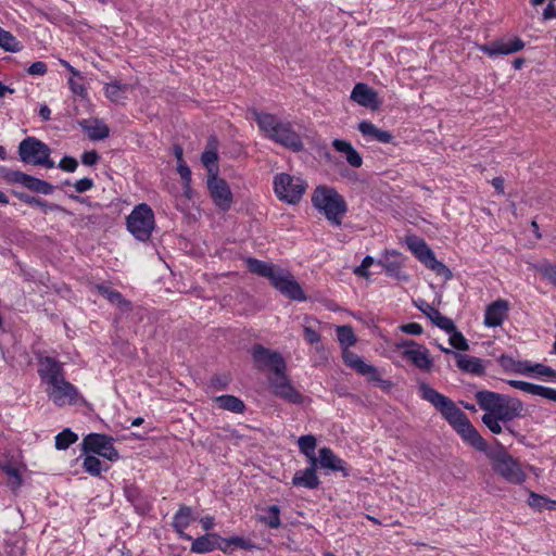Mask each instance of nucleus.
<instances>
[{
  "label": "nucleus",
  "mask_w": 556,
  "mask_h": 556,
  "mask_svg": "<svg viewBox=\"0 0 556 556\" xmlns=\"http://www.w3.org/2000/svg\"><path fill=\"white\" fill-rule=\"evenodd\" d=\"M317 468V459H313V462H309V467L294 473L292 484L294 486H303L311 490L317 489L320 484V480L316 475Z\"/></svg>",
  "instance_id": "nucleus-22"
},
{
  "label": "nucleus",
  "mask_w": 556,
  "mask_h": 556,
  "mask_svg": "<svg viewBox=\"0 0 556 556\" xmlns=\"http://www.w3.org/2000/svg\"><path fill=\"white\" fill-rule=\"evenodd\" d=\"M507 383L515 389L556 402V389L521 380H508Z\"/></svg>",
  "instance_id": "nucleus-26"
},
{
  "label": "nucleus",
  "mask_w": 556,
  "mask_h": 556,
  "mask_svg": "<svg viewBox=\"0 0 556 556\" xmlns=\"http://www.w3.org/2000/svg\"><path fill=\"white\" fill-rule=\"evenodd\" d=\"M220 540V535L215 532H210L204 535H201L193 540L191 544V552L198 554H205L217 549L218 542Z\"/></svg>",
  "instance_id": "nucleus-30"
},
{
  "label": "nucleus",
  "mask_w": 556,
  "mask_h": 556,
  "mask_svg": "<svg viewBox=\"0 0 556 556\" xmlns=\"http://www.w3.org/2000/svg\"><path fill=\"white\" fill-rule=\"evenodd\" d=\"M298 445H299L300 452L303 453L308 458V462H313V459H317V457L315 455V448L317 445V441L313 434H306V435L300 437L298 440Z\"/></svg>",
  "instance_id": "nucleus-37"
},
{
  "label": "nucleus",
  "mask_w": 556,
  "mask_h": 556,
  "mask_svg": "<svg viewBox=\"0 0 556 556\" xmlns=\"http://www.w3.org/2000/svg\"><path fill=\"white\" fill-rule=\"evenodd\" d=\"M228 542L232 544L233 548H241L244 551L257 549L258 546L251 540H245L241 536L228 538Z\"/></svg>",
  "instance_id": "nucleus-47"
},
{
  "label": "nucleus",
  "mask_w": 556,
  "mask_h": 556,
  "mask_svg": "<svg viewBox=\"0 0 556 556\" xmlns=\"http://www.w3.org/2000/svg\"><path fill=\"white\" fill-rule=\"evenodd\" d=\"M2 178L9 184H18L31 192L41 194H51L54 187L46 180L36 178L31 175L15 169H5Z\"/></svg>",
  "instance_id": "nucleus-13"
},
{
  "label": "nucleus",
  "mask_w": 556,
  "mask_h": 556,
  "mask_svg": "<svg viewBox=\"0 0 556 556\" xmlns=\"http://www.w3.org/2000/svg\"><path fill=\"white\" fill-rule=\"evenodd\" d=\"M47 395L56 406L62 407L66 404H74L77 401L78 391L63 377L48 386Z\"/></svg>",
  "instance_id": "nucleus-15"
},
{
  "label": "nucleus",
  "mask_w": 556,
  "mask_h": 556,
  "mask_svg": "<svg viewBox=\"0 0 556 556\" xmlns=\"http://www.w3.org/2000/svg\"><path fill=\"white\" fill-rule=\"evenodd\" d=\"M402 357L412 362L414 366L425 371H429L433 366L428 349L421 344L414 348V350H403Z\"/></svg>",
  "instance_id": "nucleus-24"
},
{
  "label": "nucleus",
  "mask_w": 556,
  "mask_h": 556,
  "mask_svg": "<svg viewBox=\"0 0 556 556\" xmlns=\"http://www.w3.org/2000/svg\"><path fill=\"white\" fill-rule=\"evenodd\" d=\"M525 48V42L515 37L513 40H494L480 47V50L489 56L506 55L518 52Z\"/></svg>",
  "instance_id": "nucleus-17"
},
{
  "label": "nucleus",
  "mask_w": 556,
  "mask_h": 556,
  "mask_svg": "<svg viewBox=\"0 0 556 556\" xmlns=\"http://www.w3.org/2000/svg\"><path fill=\"white\" fill-rule=\"evenodd\" d=\"M304 338L311 344H314V343H317L320 341V334L311 327L304 328Z\"/></svg>",
  "instance_id": "nucleus-62"
},
{
  "label": "nucleus",
  "mask_w": 556,
  "mask_h": 556,
  "mask_svg": "<svg viewBox=\"0 0 556 556\" xmlns=\"http://www.w3.org/2000/svg\"><path fill=\"white\" fill-rule=\"evenodd\" d=\"M374 257L367 255L363 258L362 264L357 266L354 273L361 277H368V267L374 264Z\"/></svg>",
  "instance_id": "nucleus-53"
},
{
  "label": "nucleus",
  "mask_w": 556,
  "mask_h": 556,
  "mask_svg": "<svg viewBox=\"0 0 556 556\" xmlns=\"http://www.w3.org/2000/svg\"><path fill=\"white\" fill-rule=\"evenodd\" d=\"M83 468L89 475L98 477L101 475L102 464L98 457L90 454H86L83 460Z\"/></svg>",
  "instance_id": "nucleus-44"
},
{
  "label": "nucleus",
  "mask_w": 556,
  "mask_h": 556,
  "mask_svg": "<svg viewBox=\"0 0 556 556\" xmlns=\"http://www.w3.org/2000/svg\"><path fill=\"white\" fill-rule=\"evenodd\" d=\"M97 289L102 296L108 299L111 303L117 305L122 312H128L131 309L130 301L126 300L119 291L103 285H98Z\"/></svg>",
  "instance_id": "nucleus-32"
},
{
  "label": "nucleus",
  "mask_w": 556,
  "mask_h": 556,
  "mask_svg": "<svg viewBox=\"0 0 556 556\" xmlns=\"http://www.w3.org/2000/svg\"><path fill=\"white\" fill-rule=\"evenodd\" d=\"M491 184L492 186L494 187V189L496 190V192L498 194H503L504 193V178L498 176V177H494L492 180H491Z\"/></svg>",
  "instance_id": "nucleus-64"
},
{
  "label": "nucleus",
  "mask_w": 556,
  "mask_h": 556,
  "mask_svg": "<svg viewBox=\"0 0 556 556\" xmlns=\"http://www.w3.org/2000/svg\"><path fill=\"white\" fill-rule=\"evenodd\" d=\"M475 399L485 412L481 421L493 434H501L504 430L516 434L508 424L522 416L523 404L519 399L489 390L477 391Z\"/></svg>",
  "instance_id": "nucleus-2"
},
{
  "label": "nucleus",
  "mask_w": 556,
  "mask_h": 556,
  "mask_svg": "<svg viewBox=\"0 0 556 556\" xmlns=\"http://www.w3.org/2000/svg\"><path fill=\"white\" fill-rule=\"evenodd\" d=\"M86 122L87 121H84L80 125L88 131V136L91 140H103L109 137L110 129L105 124L97 122L94 126L86 127Z\"/></svg>",
  "instance_id": "nucleus-43"
},
{
  "label": "nucleus",
  "mask_w": 556,
  "mask_h": 556,
  "mask_svg": "<svg viewBox=\"0 0 556 556\" xmlns=\"http://www.w3.org/2000/svg\"><path fill=\"white\" fill-rule=\"evenodd\" d=\"M350 98L357 104L374 110L378 109L380 104L377 92L364 83H357L354 86Z\"/></svg>",
  "instance_id": "nucleus-19"
},
{
  "label": "nucleus",
  "mask_w": 556,
  "mask_h": 556,
  "mask_svg": "<svg viewBox=\"0 0 556 556\" xmlns=\"http://www.w3.org/2000/svg\"><path fill=\"white\" fill-rule=\"evenodd\" d=\"M78 166V162L76 159L72 157V156H64L60 163H59V167L64 170V172H67V173H73L76 170Z\"/></svg>",
  "instance_id": "nucleus-52"
},
{
  "label": "nucleus",
  "mask_w": 556,
  "mask_h": 556,
  "mask_svg": "<svg viewBox=\"0 0 556 556\" xmlns=\"http://www.w3.org/2000/svg\"><path fill=\"white\" fill-rule=\"evenodd\" d=\"M177 172L179 173L181 179L186 185H189L191 181V170L186 162H181L177 164Z\"/></svg>",
  "instance_id": "nucleus-61"
},
{
  "label": "nucleus",
  "mask_w": 556,
  "mask_h": 556,
  "mask_svg": "<svg viewBox=\"0 0 556 556\" xmlns=\"http://www.w3.org/2000/svg\"><path fill=\"white\" fill-rule=\"evenodd\" d=\"M206 186L215 206L223 212L229 211L233 202V194L228 182L218 177V174L207 175Z\"/></svg>",
  "instance_id": "nucleus-12"
},
{
  "label": "nucleus",
  "mask_w": 556,
  "mask_h": 556,
  "mask_svg": "<svg viewBox=\"0 0 556 556\" xmlns=\"http://www.w3.org/2000/svg\"><path fill=\"white\" fill-rule=\"evenodd\" d=\"M215 402L219 408L236 414H242L247 408L244 402L241 399L230 394L217 396L215 397Z\"/></svg>",
  "instance_id": "nucleus-33"
},
{
  "label": "nucleus",
  "mask_w": 556,
  "mask_h": 556,
  "mask_svg": "<svg viewBox=\"0 0 556 556\" xmlns=\"http://www.w3.org/2000/svg\"><path fill=\"white\" fill-rule=\"evenodd\" d=\"M129 85H122L117 81L106 84L105 96L113 102H118L125 98V93L128 91Z\"/></svg>",
  "instance_id": "nucleus-38"
},
{
  "label": "nucleus",
  "mask_w": 556,
  "mask_h": 556,
  "mask_svg": "<svg viewBox=\"0 0 556 556\" xmlns=\"http://www.w3.org/2000/svg\"><path fill=\"white\" fill-rule=\"evenodd\" d=\"M332 147L336 149V151L345 154V159L351 166H362L363 159L361 154L353 148V146L349 141L342 139H334L332 141Z\"/></svg>",
  "instance_id": "nucleus-31"
},
{
  "label": "nucleus",
  "mask_w": 556,
  "mask_h": 556,
  "mask_svg": "<svg viewBox=\"0 0 556 556\" xmlns=\"http://www.w3.org/2000/svg\"><path fill=\"white\" fill-rule=\"evenodd\" d=\"M114 439L103 433H89L81 442L83 454H97L111 462L119 459V454L114 447Z\"/></svg>",
  "instance_id": "nucleus-10"
},
{
  "label": "nucleus",
  "mask_w": 556,
  "mask_h": 556,
  "mask_svg": "<svg viewBox=\"0 0 556 556\" xmlns=\"http://www.w3.org/2000/svg\"><path fill=\"white\" fill-rule=\"evenodd\" d=\"M251 355L258 370L267 368L273 371L274 375L287 371L285 358L277 351H271L264 345L255 344L252 348Z\"/></svg>",
  "instance_id": "nucleus-11"
},
{
  "label": "nucleus",
  "mask_w": 556,
  "mask_h": 556,
  "mask_svg": "<svg viewBox=\"0 0 556 556\" xmlns=\"http://www.w3.org/2000/svg\"><path fill=\"white\" fill-rule=\"evenodd\" d=\"M539 271L544 278L556 287V265L552 263L541 264Z\"/></svg>",
  "instance_id": "nucleus-48"
},
{
  "label": "nucleus",
  "mask_w": 556,
  "mask_h": 556,
  "mask_svg": "<svg viewBox=\"0 0 556 556\" xmlns=\"http://www.w3.org/2000/svg\"><path fill=\"white\" fill-rule=\"evenodd\" d=\"M51 149L36 137H27L18 144L20 160L25 164L53 168L54 162L50 157Z\"/></svg>",
  "instance_id": "nucleus-7"
},
{
  "label": "nucleus",
  "mask_w": 556,
  "mask_h": 556,
  "mask_svg": "<svg viewBox=\"0 0 556 556\" xmlns=\"http://www.w3.org/2000/svg\"><path fill=\"white\" fill-rule=\"evenodd\" d=\"M68 85H70L71 91L74 94L79 96L81 98H85L87 96L86 88H85V86L80 81H77V80H75L74 78L71 77L68 79Z\"/></svg>",
  "instance_id": "nucleus-55"
},
{
  "label": "nucleus",
  "mask_w": 556,
  "mask_h": 556,
  "mask_svg": "<svg viewBox=\"0 0 556 556\" xmlns=\"http://www.w3.org/2000/svg\"><path fill=\"white\" fill-rule=\"evenodd\" d=\"M248 270L266 278L281 294L294 301H305L306 295L293 275L280 266L254 257L244 260Z\"/></svg>",
  "instance_id": "nucleus-3"
},
{
  "label": "nucleus",
  "mask_w": 556,
  "mask_h": 556,
  "mask_svg": "<svg viewBox=\"0 0 556 556\" xmlns=\"http://www.w3.org/2000/svg\"><path fill=\"white\" fill-rule=\"evenodd\" d=\"M265 515L258 517V521L270 529H278L281 526L280 508L278 505H270L264 508Z\"/></svg>",
  "instance_id": "nucleus-36"
},
{
  "label": "nucleus",
  "mask_w": 556,
  "mask_h": 556,
  "mask_svg": "<svg viewBox=\"0 0 556 556\" xmlns=\"http://www.w3.org/2000/svg\"><path fill=\"white\" fill-rule=\"evenodd\" d=\"M406 243L416 258L427 268L434 271L438 276H442L445 280L453 277L450 268L435 258L433 251L428 247L426 241L417 236L407 237Z\"/></svg>",
  "instance_id": "nucleus-8"
},
{
  "label": "nucleus",
  "mask_w": 556,
  "mask_h": 556,
  "mask_svg": "<svg viewBox=\"0 0 556 556\" xmlns=\"http://www.w3.org/2000/svg\"><path fill=\"white\" fill-rule=\"evenodd\" d=\"M14 197H16L20 201L24 202L25 204L37 206L38 199L36 197L29 195L25 192L12 190L11 191Z\"/></svg>",
  "instance_id": "nucleus-54"
},
{
  "label": "nucleus",
  "mask_w": 556,
  "mask_h": 556,
  "mask_svg": "<svg viewBox=\"0 0 556 556\" xmlns=\"http://www.w3.org/2000/svg\"><path fill=\"white\" fill-rule=\"evenodd\" d=\"M498 363L506 371H513L521 375L529 374L530 362L528 361H515L511 356L502 354L498 357Z\"/></svg>",
  "instance_id": "nucleus-34"
},
{
  "label": "nucleus",
  "mask_w": 556,
  "mask_h": 556,
  "mask_svg": "<svg viewBox=\"0 0 556 556\" xmlns=\"http://www.w3.org/2000/svg\"><path fill=\"white\" fill-rule=\"evenodd\" d=\"M271 393L291 404H302L304 396L292 386L286 371L275 374L268 379Z\"/></svg>",
  "instance_id": "nucleus-14"
},
{
  "label": "nucleus",
  "mask_w": 556,
  "mask_h": 556,
  "mask_svg": "<svg viewBox=\"0 0 556 556\" xmlns=\"http://www.w3.org/2000/svg\"><path fill=\"white\" fill-rule=\"evenodd\" d=\"M252 115L261 131L271 141L293 152H300L304 149L301 136L293 129L290 122L280 121L274 114L257 110H253Z\"/></svg>",
  "instance_id": "nucleus-4"
},
{
  "label": "nucleus",
  "mask_w": 556,
  "mask_h": 556,
  "mask_svg": "<svg viewBox=\"0 0 556 556\" xmlns=\"http://www.w3.org/2000/svg\"><path fill=\"white\" fill-rule=\"evenodd\" d=\"M0 48L4 51L17 52L22 49V46L10 31L0 27Z\"/></svg>",
  "instance_id": "nucleus-39"
},
{
  "label": "nucleus",
  "mask_w": 556,
  "mask_h": 556,
  "mask_svg": "<svg viewBox=\"0 0 556 556\" xmlns=\"http://www.w3.org/2000/svg\"><path fill=\"white\" fill-rule=\"evenodd\" d=\"M38 375L47 386L64 377L62 364L51 356H40L38 358Z\"/></svg>",
  "instance_id": "nucleus-16"
},
{
  "label": "nucleus",
  "mask_w": 556,
  "mask_h": 556,
  "mask_svg": "<svg viewBox=\"0 0 556 556\" xmlns=\"http://www.w3.org/2000/svg\"><path fill=\"white\" fill-rule=\"evenodd\" d=\"M100 156L96 150L87 151L81 155V162L84 165L92 166L98 163Z\"/></svg>",
  "instance_id": "nucleus-60"
},
{
  "label": "nucleus",
  "mask_w": 556,
  "mask_h": 556,
  "mask_svg": "<svg viewBox=\"0 0 556 556\" xmlns=\"http://www.w3.org/2000/svg\"><path fill=\"white\" fill-rule=\"evenodd\" d=\"M415 306L422 312L431 321L433 325H435L438 328L444 330V331H452L454 330V321L443 316L439 309H437L434 306L429 304L428 302L424 300H419L418 302H414Z\"/></svg>",
  "instance_id": "nucleus-20"
},
{
  "label": "nucleus",
  "mask_w": 556,
  "mask_h": 556,
  "mask_svg": "<svg viewBox=\"0 0 556 556\" xmlns=\"http://www.w3.org/2000/svg\"><path fill=\"white\" fill-rule=\"evenodd\" d=\"M273 184L277 198L288 204L300 202L307 187L303 179L287 173L276 175Z\"/></svg>",
  "instance_id": "nucleus-9"
},
{
  "label": "nucleus",
  "mask_w": 556,
  "mask_h": 556,
  "mask_svg": "<svg viewBox=\"0 0 556 556\" xmlns=\"http://www.w3.org/2000/svg\"><path fill=\"white\" fill-rule=\"evenodd\" d=\"M509 311V303L504 299H498L485 308L484 325L486 327H498L507 318Z\"/></svg>",
  "instance_id": "nucleus-18"
},
{
  "label": "nucleus",
  "mask_w": 556,
  "mask_h": 556,
  "mask_svg": "<svg viewBox=\"0 0 556 556\" xmlns=\"http://www.w3.org/2000/svg\"><path fill=\"white\" fill-rule=\"evenodd\" d=\"M445 332L450 334L448 342L454 349H456L458 351H468L469 350V344H468L467 339L464 337V334L462 332H459L457 330L455 325H454V330L445 331Z\"/></svg>",
  "instance_id": "nucleus-45"
},
{
  "label": "nucleus",
  "mask_w": 556,
  "mask_h": 556,
  "mask_svg": "<svg viewBox=\"0 0 556 556\" xmlns=\"http://www.w3.org/2000/svg\"><path fill=\"white\" fill-rule=\"evenodd\" d=\"M357 129L364 137H369L381 143H390L394 138L390 131L378 128L369 121H362Z\"/></svg>",
  "instance_id": "nucleus-29"
},
{
  "label": "nucleus",
  "mask_w": 556,
  "mask_h": 556,
  "mask_svg": "<svg viewBox=\"0 0 556 556\" xmlns=\"http://www.w3.org/2000/svg\"><path fill=\"white\" fill-rule=\"evenodd\" d=\"M128 231L139 241H148L155 227L154 213L152 208L140 203L134 207L126 218Z\"/></svg>",
  "instance_id": "nucleus-6"
},
{
  "label": "nucleus",
  "mask_w": 556,
  "mask_h": 556,
  "mask_svg": "<svg viewBox=\"0 0 556 556\" xmlns=\"http://www.w3.org/2000/svg\"><path fill=\"white\" fill-rule=\"evenodd\" d=\"M124 493L129 503L134 506L136 511L144 515L150 511L152 505L148 496H146L140 489L135 484H127L124 488Z\"/></svg>",
  "instance_id": "nucleus-25"
},
{
  "label": "nucleus",
  "mask_w": 556,
  "mask_h": 556,
  "mask_svg": "<svg viewBox=\"0 0 556 556\" xmlns=\"http://www.w3.org/2000/svg\"><path fill=\"white\" fill-rule=\"evenodd\" d=\"M422 400L431 403L452 428L479 452H483L490 459L493 470L511 484H521L527 475L518 459L514 458L503 445L497 450H490L486 441L470 422L467 415L444 394L438 392L426 382L419 384Z\"/></svg>",
  "instance_id": "nucleus-1"
},
{
  "label": "nucleus",
  "mask_w": 556,
  "mask_h": 556,
  "mask_svg": "<svg viewBox=\"0 0 556 556\" xmlns=\"http://www.w3.org/2000/svg\"><path fill=\"white\" fill-rule=\"evenodd\" d=\"M317 467L327 468L332 471H341L343 477H348L350 475L346 468V463L338 457L329 447H321L319 450Z\"/></svg>",
  "instance_id": "nucleus-21"
},
{
  "label": "nucleus",
  "mask_w": 556,
  "mask_h": 556,
  "mask_svg": "<svg viewBox=\"0 0 556 556\" xmlns=\"http://www.w3.org/2000/svg\"><path fill=\"white\" fill-rule=\"evenodd\" d=\"M401 331L412 336H420L424 331L421 325L417 323H409L400 327Z\"/></svg>",
  "instance_id": "nucleus-56"
},
{
  "label": "nucleus",
  "mask_w": 556,
  "mask_h": 556,
  "mask_svg": "<svg viewBox=\"0 0 556 556\" xmlns=\"http://www.w3.org/2000/svg\"><path fill=\"white\" fill-rule=\"evenodd\" d=\"M337 337L343 349H348L356 343V337L351 326H338Z\"/></svg>",
  "instance_id": "nucleus-41"
},
{
  "label": "nucleus",
  "mask_w": 556,
  "mask_h": 556,
  "mask_svg": "<svg viewBox=\"0 0 556 556\" xmlns=\"http://www.w3.org/2000/svg\"><path fill=\"white\" fill-rule=\"evenodd\" d=\"M549 503V498L539 495L534 492H530L529 495V505L538 510L545 509L546 505Z\"/></svg>",
  "instance_id": "nucleus-49"
},
{
  "label": "nucleus",
  "mask_w": 556,
  "mask_h": 556,
  "mask_svg": "<svg viewBox=\"0 0 556 556\" xmlns=\"http://www.w3.org/2000/svg\"><path fill=\"white\" fill-rule=\"evenodd\" d=\"M1 469L3 470V472H5L7 476L14 479V484L16 486H20L22 484V477L20 470L15 466L7 464L1 466Z\"/></svg>",
  "instance_id": "nucleus-51"
},
{
  "label": "nucleus",
  "mask_w": 556,
  "mask_h": 556,
  "mask_svg": "<svg viewBox=\"0 0 556 556\" xmlns=\"http://www.w3.org/2000/svg\"><path fill=\"white\" fill-rule=\"evenodd\" d=\"M553 17H556V10L554 7V0H549L548 4L543 11V18L544 20H551Z\"/></svg>",
  "instance_id": "nucleus-63"
},
{
  "label": "nucleus",
  "mask_w": 556,
  "mask_h": 556,
  "mask_svg": "<svg viewBox=\"0 0 556 556\" xmlns=\"http://www.w3.org/2000/svg\"><path fill=\"white\" fill-rule=\"evenodd\" d=\"M78 440V435L73 432L70 428L64 429L55 437V448L63 451L68 448Z\"/></svg>",
  "instance_id": "nucleus-40"
},
{
  "label": "nucleus",
  "mask_w": 556,
  "mask_h": 556,
  "mask_svg": "<svg viewBox=\"0 0 556 556\" xmlns=\"http://www.w3.org/2000/svg\"><path fill=\"white\" fill-rule=\"evenodd\" d=\"M343 361L346 366L355 369L358 374L366 365V363L363 361L361 356L351 351H348V349H344Z\"/></svg>",
  "instance_id": "nucleus-46"
},
{
  "label": "nucleus",
  "mask_w": 556,
  "mask_h": 556,
  "mask_svg": "<svg viewBox=\"0 0 556 556\" xmlns=\"http://www.w3.org/2000/svg\"><path fill=\"white\" fill-rule=\"evenodd\" d=\"M37 206L41 207L45 213H47V211H59V212H63L65 214H70V212L67 210H65L64 207H62L61 205L55 204V203H48L47 201H45L40 198L38 199Z\"/></svg>",
  "instance_id": "nucleus-58"
},
{
  "label": "nucleus",
  "mask_w": 556,
  "mask_h": 556,
  "mask_svg": "<svg viewBox=\"0 0 556 556\" xmlns=\"http://www.w3.org/2000/svg\"><path fill=\"white\" fill-rule=\"evenodd\" d=\"M48 71L47 64L41 61L34 62L27 70L30 75H45Z\"/></svg>",
  "instance_id": "nucleus-59"
},
{
  "label": "nucleus",
  "mask_w": 556,
  "mask_h": 556,
  "mask_svg": "<svg viewBox=\"0 0 556 556\" xmlns=\"http://www.w3.org/2000/svg\"><path fill=\"white\" fill-rule=\"evenodd\" d=\"M378 264L384 268L388 276L394 277L397 280H408V276L401 271L402 258L401 254L396 251H387L383 257L378 261Z\"/></svg>",
  "instance_id": "nucleus-23"
},
{
  "label": "nucleus",
  "mask_w": 556,
  "mask_h": 556,
  "mask_svg": "<svg viewBox=\"0 0 556 556\" xmlns=\"http://www.w3.org/2000/svg\"><path fill=\"white\" fill-rule=\"evenodd\" d=\"M457 367L464 371L475 376H483L485 368L481 358L462 353H454Z\"/></svg>",
  "instance_id": "nucleus-27"
},
{
  "label": "nucleus",
  "mask_w": 556,
  "mask_h": 556,
  "mask_svg": "<svg viewBox=\"0 0 556 556\" xmlns=\"http://www.w3.org/2000/svg\"><path fill=\"white\" fill-rule=\"evenodd\" d=\"M313 206L323 213L327 220L337 227L342 225V219L348 212L344 198L332 187L317 186L312 195Z\"/></svg>",
  "instance_id": "nucleus-5"
},
{
  "label": "nucleus",
  "mask_w": 556,
  "mask_h": 556,
  "mask_svg": "<svg viewBox=\"0 0 556 556\" xmlns=\"http://www.w3.org/2000/svg\"><path fill=\"white\" fill-rule=\"evenodd\" d=\"M73 186L78 193H83L93 187V180L91 178L85 177L77 180Z\"/></svg>",
  "instance_id": "nucleus-57"
},
{
  "label": "nucleus",
  "mask_w": 556,
  "mask_h": 556,
  "mask_svg": "<svg viewBox=\"0 0 556 556\" xmlns=\"http://www.w3.org/2000/svg\"><path fill=\"white\" fill-rule=\"evenodd\" d=\"M192 520V508L181 505L173 518L172 526L180 538L191 540V536L185 533V529L190 526Z\"/></svg>",
  "instance_id": "nucleus-28"
},
{
  "label": "nucleus",
  "mask_w": 556,
  "mask_h": 556,
  "mask_svg": "<svg viewBox=\"0 0 556 556\" xmlns=\"http://www.w3.org/2000/svg\"><path fill=\"white\" fill-rule=\"evenodd\" d=\"M359 375L366 376L369 382L378 386L382 390L389 391L393 387V383L390 380L381 378L378 369L372 365L366 364Z\"/></svg>",
  "instance_id": "nucleus-35"
},
{
  "label": "nucleus",
  "mask_w": 556,
  "mask_h": 556,
  "mask_svg": "<svg viewBox=\"0 0 556 556\" xmlns=\"http://www.w3.org/2000/svg\"><path fill=\"white\" fill-rule=\"evenodd\" d=\"M218 154L215 149H207L201 155V161L204 166L207 168L208 175H217L218 166H217Z\"/></svg>",
  "instance_id": "nucleus-42"
},
{
  "label": "nucleus",
  "mask_w": 556,
  "mask_h": 556,
  "mask_svg": "<svg viewBox=\"0 0 556 556\" xmlns=\"http://www.w3.org/2000/svg\"><path fill=\"white\" fill-rule=\"evenodd\" d=\"M530 372H534L538 376H546V377L556 378V370H554L551 367L544 366L542 364H534V365H532L530 363L529 374Z\"/></svg>",
  "instance_id": "nucleus-50"
}]
</instances>
